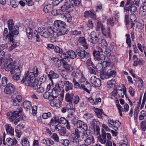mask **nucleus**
<instances>
[{
  "label": "nucleus",
  "instance_id": "f257e3e1",
  "mask_svg": "<svg viewBox=\"0 0 146 146\" xmlns=\"http://www.w3.org/2000/svg\"><path fill=\"white\" fill-rule=\"evenodd\" d=\"M38 73L37 68H36V71L35 73L33 72L26 73L21 81L22 83H25L26 86L33 88V89L36 90L38 87V82L36 81L35 77L37 76Z\"/></svg>",
  "mask_w": 146,
  "mask_h": 146
},
{
  "label": "nucleus",
  "instance_id": "f03ea898",
  "mask_svg": "<svg viewBox=\"0 0 146 146\" xmlns=\"http://www.w3.org/2000/svg\"><path fill=\"white\" fill-rule=\"evenodd\" d=\"M19 64L15 62L13 63L12 67L11 68V74H14L12 76V78L14 80L18 81L20 78L21 70Z\"/></svg>",
  "mask_w": 146,
  "mask_h": 146
},
{
  "label": "nucleus",
  "instance_id": "7ed1b4c3",
  "mask_svg": "<svg viewBox=\"0 0 146 146\" xmlns=\"http://www.w3.org/2000/svg\"><path fill=\"white\" fill-rule=\"evenodd\" d=\"M8 29L12 35H17L19 33V27L17 25H14L13 19H10L7 22Z\"/></svg>",
  "mask_w": 146,
  "mask_h": 146
},
{
  "label": "nucleus",
  "instance_id": "20e7f679",
  "mask_svg": "<svg viewBox=\"0 0 146 146\" xmlns=\"http://www.w3.org/2000/svg\"><path fill=\"white\" fill-rule=\"evenodd\" d=\"M115 71L113 70L109 69L106 71L103 69L100 72V76L101 79L104 80L108 79L111 77H115Z\"/></svg>",
  "mask_w": 146,
  "mask_h": 146
},
{
  "label": "nucleus",
  "instance_id": "39448f33",
  "mask_svg": "<svg viewBox=\"0 0 146 146\" xmlns=\"http://www.w3.org/2000/svg\"><path fill=\"white\" fill-rule=\"evenodd\" d=\"M76 52L80 59L83 61L86 60L90 55L89 53L86 51L82 47L78 48L76 50Z\"/></svg>",
  "mask_w": 146,
  "mask_h": 146
},
{
  "label": "nucleus",
  "instance_id": "423d86ee",
  "mask_svg": "<svg viewBox=\"0 0 146 146\" xmlns=\"http://www.w3.org/2000/svg\"><path fill=\"white\" fill-rule=\"evenodd\" d=\"M22 111L21 108L17 109L16 111H14L13 112L11 111L7 113V117L9 120L11 121H13L15 119L18 117Z\"/></svg>",
  "mask_w": 146,
  "mask_h": 146
},
{
  "label": "nucleus",
  "instance_id": "0eeeda50",
  "mask_svg": "<svg viewBox=\"0 0 146 146\" xmlns=\"http://www.w3.org/2000/svg\"><path fill=\"white\" fill-rule=\"evenodd\" d=\"M12 64L13 63L11 62L9 60H5V59L0 58V66L1 69H5L6 71H9Z\"/></svg>",
  "mask_w": 146,
  "mask_h": 146
},
{
  "label": "nucleus",
  "instance_id": "6e6552de",
  "mask_svg": "<svg viewBox=\"0 0 146 146\" xmlns=\"http://www.w3.org/2000/svg\"><path fill=\"white\" fill-rule=\"evenodd\" d=\"M57 96H56L55 98L51 101L50 105L52 106L59 108L60 107L61 102L63 100L64 96L62 94L60 95V97H58V95L57 94Z\"/></svg>",
  "mask_w": 146,
  "mask_h": 146
},
{
  "label": "nucleus",
  "instance_id": "1a4fd4ad",
  "mask_svg": "<svg viewBox=\"0 0 146 146\" xmlns=\"http://www.w3.org/2000/svg\"><path fill=\"white\" fill-rule=\"evenodd\" d=\"M3 39L4 40H6L7 39L9 40V41L13 43L14 42V40L13 39V35H12L10 32L8 33V31L7 29L5 28L4 29L3 33Z\"/></svg>",
  "mask_w": 146,
  "mask_h": 146
},
{
  "label": "nucleus",
  "instance_id": "9d476101",
  "mask_svg": "<svg viewBox=\"0 0 146 146\" xmlns=\"http://www.w3.org/2000/svg\"><path fill=\"white\" fill-rule=\"evenodd\" d=\"M88 39L89 41L94 44L98 43L99 40L96 33L94 31L91 33L88 36Z\"/></svg>",
  "mask_w": 146,
  "mask_h": 146
},
{
  "label": "nucleus",
  "instance_id": "9b49d317",
  "mask_svg": "<svg viewBox=\"0 0 146 146\" xmlns=\"http://www.w3.org/2000/svg\"><path fill=\"white\" fill-rule=\"evenodd\" d=\"M15 90L14 86L11 84H7L4 89V92L7 94L11 95Z\"/></svg>",
  "mask_w": 146,
  "mask_h": 146
},
{
  "label": "nucleus",
  "instance_id": "f8f14e48",
  "mask_svg": "<svg viewBox=\"0 0 146 146\" xmlns=\"http://www.w3.org/2000/svg\"><path fill=\"white\" fill-rule=\"evenodd\" d=\"M38 33L42 36L45 38H47L49 36V33H48L47 29L44 27H40L38 29Z\"/></svg>",
  "mask_w": 146,
  "mask_h": 146
},
{
  "label": "nucleus",
  "instance_id": "ddd939ff",
  "mask_svg": "<svg viewBox=\"0 0 146 146\" xmlns=\"http://www.w3.org/2000/svg\"><path fill=\"white\" fill-rule=\"evenodd\" d=\"M90 81L92 86L94 87H99L101 85V81L100 79L94 76L91 77Z\"/></svg>",
  "mask_w": 146,
  "mask_h": 146
},
{
  "label": "nucleus",
  "instance_id": "4468645a",
  "mask_svg": "<svg viewBox=\"0 0 146 146\" xmlns=\"http://www.w3.org/2000/svg\"><path fill=\"white\" fill-rule=\"evenodd\" d=\"M93 55L94 59L97 60H105L106 57L103 54H100V52L98 51H94Z\"/></svg>",
  "mask_w": 146,
  "mask_h": 146
},
{
  "label": "nucleus",
  "instance_id": "2eb2a0df",
  "mask_svg": "<svg viewBox=\"0 0 146 146\" xmlns=\"http://www.w3.org/2000/svg\"><path fill=\"white\" fill-rule=\"evenodd\" d=\"M54 25L57 29H62V28L65 29L66 25L65 22L60 20H56L54 21Z\"/></svg>",
  "mask_w": 146,
  "mask_h": 146
},
{
  "label": "nucleus",
  "instance_id": "dca6fc26",
  "mask_svg": "<svg viewBox=\"0 0 146 146\" xmlns=\"http://www.w3.org/2000/svg\"><path fill=\"white\" fill-rule=\"evenodd\" d=\"M17 143V141L15 138H8L6 139V142L3 139V144L4 145L7 144L8 145L13 146L16 145Z\"/></svg>",
  "mask_w": 146,
  "mask_h": 146
},
{
  "label": "nucleus",
  "instance_id": "f3484780",
  "mask_svg": "<svg viewBox=\"0 0 146 146\" xmlns=\"http://www.w3.org/2000/svg\"><path fill=\"white\" fill-rule=\"evenodd\" d=\"M48 76L52 82H53V80L56 79L59 77L58 74L55 73L53 70H50L48 75Z\"/></svg>",
  "mask_w": 146,
  "mask_h": 146
},
{
  "label": "nucleus",
  "instance_id": "a211bd4d",
  "mask_svg": "<svg viewBox=\"0 0 146 146\" xmlns=\"http://www.w3.org/2000/svg\"><path fill=\"white\" fill-rule=\"evenodd\" d=\"M85 133L84 132L79 130L77 129L76 128L75 130V133H72L71 134L72 136H74L80 138L81 137L82 138L84 137Z\"/></svg>",
  "mask_w": 146,
  "mask_h": 146
},
{
  "label": "nucleus",
  "instance_id": "6ab92c4d",
  "mask_svg": "<svg viewBox=\"0 0 146 146\" xmlns=\"http://www.w3.org/2000/svg\"><path fill=\"white\" fill-rule=\"evenodd\" d=\"M84 16L85 17H90L91 18L95 19L96 18V15L94 14L93 10L86 11L84 14Z\"/></svg>",
  "mask_w": 146,
  "mask_h": 146
},
{
  "label": "nucleus",
  "instance_id": "aec40b11",
  "mask_svg": "<svg viewBox=\"0 0 146 146\" xmlns=\"http://www.w3.org/2000/svg\"><path fill=\"white\" fill-rule=\"evenodd\" d=\"M91 87L90 84L88 82H87L83 85L81 84L80 89H82L88 93L90 94V91L91 90Z\"/></svg>",
  "mask_w": 146,
  "mask_h": 146
},
{
  "label": "nucleus",
  "instance_id": "412c9836",
  "mask_svg": "<svg viewBox=\"0 0 146 146\" xmlns=\"http://www.w3.org/2000/svg\"><path fill=\"white\" fill-rule=\"evenodd\" d=\"M98 138L99 141L102 144H105L106 141V132L103 129H102L101 136Z\"/></svg>",
  "mask_w": 146,
  "mask_h": 146
},
{
  "label": "nucleus",
  "instance_id": "4be33fe9",
  "mask_svg": "<svg viewBox=\"0 0 146 146\" xmlns=\"http://www.w3.org/2000/svg\"><path fill=\"white\" fill-rule=\"evenodd\" d=\"M70 4L71 7H74L75 8V7H79L81 4L80 0H72L70 1Z\"/></svg>",
  "mask_w": 146,
  "mask_h": 146
},
{
  "label": "nucleus",
  "instance_id": "5701e85b",
  "mask_svg": "<svg viewBox=\"0 0 146 146\" xmlns=\"http://www.w3.org/2000/svg\"><path fill=\"white\" fill-rule=\"evenodd\" d=\"M78 41L86 49L88 48V45L84 37H80L79 38Z\"/></svg>",
  "mask_w": 146,
  "mask_h": 146
},
{
  "label": "nucleus",
  "instance_id": "b1692460",
  "mask_svg": "<svg viewBox=\"0 0 146 146\" xmlns=\"http://www.w3.org/2000/svg\"><path fill=\"white\" fill-rule=\"evenodd\" d=\"M23 106L27 111H29L31 109V103L27 100L25 101L23 103Z\"/></svg>",
  "mask_w": 146,
  "mask_h": 146
},
{
  "label": "nucleus",
  "instance_id": "393cba45",
  "mask_svg": "<svg viewBox=\"0 0 146 146\" xmlns=\"http://www.w3.org/2000/svg\"><path fill=\"white\" fill-rule=\"evenodd\" d=\"M64 84L65 85V90L67 92L70 90H72L73 87L72 84L68 81H65L64 82Z\"/></svg>",
  "mask_w": 146,
  "mask_h": 146
},
{
  "label": "nucleus",
  "instance_id": "a878e982",
  "mask_svg": "<svg viewBox=\"0 0 146 146\" xmlns=\"http://www.w3.org/2000/svg\"><path fill=\"white\" fill-rule=\"evenodd\" d=\"M6 130L8 134H9L11 135H14V129L11 125L7 124L6 125Z\"/></svg>",
  "mask_w": 146,
  "mask_h": 146
},
{
  "label": "nucleus",
  "instance_id": "bb28decb",
  "mask_svg": "<svg viewBox=\"0 0 146 146\" xmlns=\"http://www.w3.org/2000/svg\"><path fill=\"white\" fill-rule=\"evenodd\" d=\"M100 45V46H101L103 48H106L108 46V44L106 40L103 39L99 38V40L98 42Z\"/></svg>",
  "mask_w": 146,
  "mask_h": 146
},
{
  "label": "nucleus",
  "instance_id": "cd10ccee",
  "mask_svg": "<svg viewBox=\"0 0 146 146\" xmlns=\"http://www.w3.org/2000/svg\"><path fill=\"white\" fill-rule=\"evenodd\" d=\"M126 90L125 89H117V94L118 96L121 98H123L124 97V95H125L127 98V97L126 95Z\"/></svg>",
  "mask_w": 146,
  "mask_h": 146
},
{
  "label": "nucleus",
  "instance_id": "c85d7f7f",
  "mask_svg": "<svg viewBox=\"0 0 146 146\" xmlns=\"http://www.w3.org/2000/svg\"><path fill=\"white\" fill-rule=\"evenodd\" d=\"M26 31L28 38L31 39L33 37V30L30 27H27Z\"/></svg>",
  "mask_w": 146,
  "mask_h": 146
},
{
  "label": "nucleus",
  "instance_id": "c756f323",
  "mask_svg": "<svg viewBox=\"0 0 146 146\" xmlns=\"http://www.w3.org/2000/svg\"><path fill=\"white\" fill-rule=\"evenodd\" d=\"M115 80L114 79H112L111 80H109L107 82V87L108 88H111L113 87L115 85Z\"/></svg>",
  "mask_w": 146,
  "mask_h": 146
},
{
  "label": "nucleus",
  "instance_id": "7c9ffc66",
  "mask_svg": "<svg viewBox=\"0 0 146 146\" xmlns=\"http://www.w3.org/2000/svg\"><path fill=\"white\" fill-rule=\"evenodd\" d=\"M70 8H71V7L70 3L66 2L64 5L61 7V9L62 11L64 12L69 10Z\"/></svg>",
  "mask_w": 146,
  "mask_h": 146
},
{
  "label": "nucleus",
  "instance_id": "2f4dec72",
  "mask_svg": "<svg viewBox=\"0 0 146 146\" xmlns=\"http://www.w3.org/2000/svg\"><path fill=\"white\" fill-rule=\"evenodd\" d=\"M52 5L50 4H48L44 7V11L45 13H48L52 11Z\"/></svg>",
  "mask_w": 146,
  "mask_h": 146
},
{
  "label": "nucleus",
  "instance_id": "473e14b6",
  "mask_svg": "<svg viewBox=\"0 0 146 146\" xmlns=\"http://www.w3.org/2000/svg\"><path fill=\"white\" fill-rule=\"evenodd\" d=\"M110 28L108 27V29L106 31L105 30V29H104L102 31L103 34L104 36H106L107 38H110L111 35L110 32Z\"/></svg>",
  "mask_w": 146,
  "mask_h": 146
},
{
  "label": "nucleus",
  "instance_id": "72a5a7b5",
  "mask_svg": "<svg viewBox=\"0 0 146 146\" xmlns=\"http://www.w3.org/2000/svg\"><path fill=\"white\" fill-rule=\"evenodd\" d=\"M48 33H49V36L50 35H53L54 36H55L56 31H57V30L54 28L50 27L48 29Z\"/></svg>",
  "mask_w": 146,
  "mask_h": 146
},
{
  "label": "nucleus",
  "instance_id": "f704fd0d",
  "mask_svg": "<svg viewBox=\"0 0 146 146\" xmlns=\"http://www.w3.org/2000/svg\"><path fill=\"white\" fill-rule=\"evenodd\" d=\"M73 96L74 94L72 93H67L65 96L66 100L69 102H71L72 100Z\"/></svg>",
  "mask_w": 146,
  "mask_h": 146
},
{
  "label": "nucleus",
  "instance_id": "c9c22d12",
  "mask_svg": "<svg viewBox=\"0 0 146 146\" xmlns=\"http://www.w3.org/2000/svg\"><path fill=\"white\" fill-rule=\"evenodd\" d=\"M145 62L142 59H139L137 61L135 60L133 64V66H137L138 65H142Z\"/></svg>",
  "mask_w": 146,
  "mask_h": 146
},
{
  "label": "nucleus",
  "instance_id": "e433bc0d",
  "mask_svg": "<svg viewBox=\"0 0 146 146\" xmlns=\"http://www.w3.org/2000/svg\"><path fill=\"white\" fill-rule=\"evenodd\" d=\"M86 63L88 66V67L89 69L90 67H92L94 69H96V67L95 66L91 61V59H90L87 60Z\"/></svg>",
  "mask_w": 146,
  "mask_h": 146
},
{
  "label": "nucleus",
  "instance_id": "4c0bfd02",
  "mask_svg": "<svg viewBox=\"0 0 146 146\" xmlns=\"http://www.w3.org/2000/svg\"><path fill=\"white\" fill-rule=\"evenodd\" d=\"M85 142L86 143V145H89L91 144V143H94V138L93 137L87 138L85 140Z\"/></svg>",
  "mask_w": 146,
  "mask_h": 146
},
{
  "label": "nucleus",
  "instance_id": "58836bf2",
  "mask_svg": "<svg viewBox=\"0 0 146 146\" xmlns=\"http://www.w3.org/2000/svg\"><path fill=\"white\" fill-rule=\"evenodd\" d=\"M97 27L96 28V30L97 31H99L100 30L102 31L104 29L103 25L101 22H98L97 23Z\"/></svg>",
  "mask_w": 146,
  "mask_h": 146
},
{
  "label": "nucleus",
  "instance_id": "ea45409f",
  "mask_svg": "<svg viewBox=\"0 0 146 146\" xmlns=\"http://www.w3.org/2000/svg\"><path fill=\"white\" fill-rule=\"evenodd\" d=\"M21 143L23 146H29V141L26 137L24 138L21 140Z\"/></svg>",
  "mask_w": 146,
  "mask_h": 146
},
{
  "label": "nucleus",
  "instance_id": "a19ab883",
  "mask_svg": "<svg viewBox=\"0 0 146 146\" xmlns=\"http://www.w3.org/2000/svg\"><path fill=\"white\" fill-rule=\"evenodd\" d=\"M65 60L64 62H62V64L64 66V68L67 70H71L72 69L71 65L68 64L67 63L65 62Z\"/></svg>",
  "mask_w": 146,
  "mask_h": 146
},
{
  "label": "nucleus",
  "instance_id": "79ce46f5",
  "mask_svg": "<svg viewBox=\"0 0 146 146\" xmlns=\"http://www.w3.org/2000/svg\"><path fill=\"white\" fill-rule=\"evenodd\" d=\"M61 90L58 84H56L55 85V86L54 88L52 90V93L54 94L57 93L58 92L60 91Z\"/></svg>",
  "mask_w": 146,
  "mask_h": 146
},
{
  "label": "nucleus",
  "instance_id": "37998d69",
  "mask_svg": "<svg viewBox=\"0 0 146 146\" xmlns=\"http://www.w3.org/2000/svg\"><path fill=\"white\" fill-rule=\"evenodd\" d=\"M66 128L62 127L58 132L61 136H65L66 134Z\"/></svg>",
  "mask_w": 146,
  "mask_h": 146
},
{
  "label": "nucleus",
  "instance_id": "c03bdc74",
  "mask_svg": "<svg viewBox=\"0 0 146 146\" xmlns=\"http://www.w3.org/2000/svg\"><path fill=\"white\" fill-rule=\"evenodd\" d=\"M68 53L70 58L73 59L75 58L77 56L76 52L72 50L69 51Z\"/></svg>",
  "mask_w": 146,
  "mask_h": 146
},
{
  "label": "nucleus",
  "instance_id": "a18cd8bd",
  "mask_svg": "<svg viewBox=\"0 0 146 146\" xmlns=\"http://www.w3.org/2000/svg\"><path fill=\"white\" fill-rule=\"evenodd\" d=\"M125 36L127 37L126 40V43L128 44L129 47H131V41L130 35L129 34H127Z\"/></svg>",
  "mask_w": 146,
  "mask_h": 146
},
{
  "label": "nucleus",
  "instance_id": "49530a36",
  "mask_svg": "<svg viewBox=\"0 0 146 146\" xmlns=\"http://www.w3.org/2000/svg\"><path fill=\"white\" fill-rule=\"evenodd\" d=\"M61 75L65 79L67 80L68 76L67 75V72L65 70H63L61 71Z\"/></svg>",
  "mask_w": 146,
  "mask_h": 146
},
{
  "label": "nucleus",
  "instance_id": "de8ad7c7",
  "mask_svg": "<svg viewBox=\"0 0 146 146\" xmlns=\"http://www.w3.org/2000/svg\"><path fill=\"white\" fill-rule=\"evenodd\" d=\"M131 13L132 14L136 15L137 13V7L134 6L132 5L131 8Z\"/></svg>",
  "mask_w": 146,
  "mask_h": 146
},
{
  "label": "nucleus",
  "instance_id": "09e8293b",
  "mask_svg": "<svg viewBox=\"0 0 146 146\" xmlns=\"http://www.w3.org/2000/svg\"><path fill=\"white\" fill-rule=\"evenodd\" d=\"M60 143L65 146H68L70 144V142L67 139H62L60 140Z\"/></svg>",
  "mask_w": 146,
  "mask_h": 146
},
{
  "label": "nucleus",
  "instance_id": "8fccbe9b",
  "mask_svg": "<svg viewBox=\"0 0 146 146\" xmlns=\"http://www.w3.org/2000/svg\"><path fill=\"white\" fill-rule=\"evenodd\" d=\"M137 46L141 52H143V50L144 52L146 51V47L144 45H142L141 44L138 43Z\"/></svg>",
  "mask_w": 146,
  "mask_h": 146
},
{
  "label": "nucleus",
  "instance_id": "3c124183",
  "mask_svg": "<svg viewBox=\"0 0 146 146\" xmlns=\"http://www.w3.org/2000/svg\"><path fill=\"white\" fill-rule=\"evenodd\" d=\"M51 114L50 112L45 113L43 114L42 117L44 119L50 117H51Z\"/></svg>",
  "mask_w": 146,
  "mask_h": 146
},
{
  "label": "nucleus",
  "instance_id": "603ef678",
  "mask_svg": "<svg viewBox=\"0 0 146 146\" xmlns=\"http://www.w3.org/2000/svg\"><path fill=\"white\" fill-rule=\"evenodd\" d=\"M72 142L74 145L78 146L79 145V141L78 140V138L74 136L72 138Z\"/></svg>",
  "mask_w": 146,
  "mask_h": 146
},
{
  "label": "nucleus",
  "instance_id": "864d4df0",
  "mask_svg": "<svg viewBox=\"0 0 146 146\" xmlns=\"http://www.w3.org/2000/svg\"><path fill=\"white\" fill-rule=\"evenodd\" d=\"M72 82L76 88H81V85L80 86L79 83L76 81L75 78L73 79Z\"/></svg>",
  "mask_w": 146,
  "mask_h": 146
},
{
  "label": "nucleus",
  "instance_id": "5fc2aeb1",
  "mask_svg": "<svg viewBox=\"0 0 146 146\" xmlns=\"http://www.w3.org/2000/svg\"><path fill=\"white\" fill-rule=\"evenodd\" d=\"M139 111V107H137L135 108L134 113L135 119H136L137 118L138 114Z\"/></svg>",
  "mask_w": 146,
  "mask_h": 146
},
{
  "label": "nucleus",
  "instance_id": "6e6d98bb",
  "mask_svg": "<svg viewBox=\"0 0 146 146\" xmlns=\"http://www.w3.org/2000/svg\"><path fill=\"white\" fill-rule=\"evenodd\" d=\"M108 123L109 127H112L113 126H114L115 125L116 122L114 121L113 119H110L108 120Z\"/></svg>",
  "mask_w": 146,
  "mask_h": 146
},
{
  "label": "nucleus",
  "instance_id": "4d7b16f0",
  "mask_svg": "<svg viewBox=\"0 0 146 146\" xmlns=\"http://www.w3.org/2000/svg\"><path fill=\"white\" fill-rule=\"evenodd\" d=\"M146 116V112L145 111L142 110L141 112V115L139 116V119L140 120H143L144 117Z\"/></svg>",
  "mask_w": 146,
  "mask_h": 146
},
{
  "label": "nucleus",
  "instance_id": "13d9d810",
  "mask_svg": "<svg viewBox=\"0 0 146 146\" xmlns=\"http://www.w3.org/2000/svg\"><path fill=\"white\" fill-rule=\"evenodd\" d=\"M96 113L98 117L101 118L102 117V110L101 109H99L97 108L96 109Z\"/></svg>",
  "mask_w": 146,
  "mask_h": 146
},
{
  "label": "nucleus",
  "instance_id": "bf43d9fd",
  "mask_svg": "<svg viewBox=\"0 0 146 146\" xmlns=\"http://www.w3.org/2000/svg\"><path fill=\"white\" fill-rule=\"evenodd\" d=\"M7 77H3L2 79V85L4 86H7Z\"/></svg>",
  "mask_w": 146,
  "mask_h": 146
},
{
  "label": "nucleus",
  "instance_id": "052dcab7",
  "mask_svg": "<svg viewBox=\"0 0 146 146\" xmlns=\"http://www.w3.org/2000/svg\"><path fill=\"white\" fill-rule=\"evenodd\" d=\"M107 21L108 24L110 25L111 26L113 25L114 22L113 18H110L108 19Z\"/></svg>",
  "mask_w": 146,
  "mask_h": 146
},
{
  "label": "nucleus",
  "instance_id": "680f3d73",
  "mask_svg": "<svg viewBox=\"0 0 146 146\" xmlns=\"http://www.w3.org/2000/svg\"><path fill=\"white\" fill-rule=\"evenodd\" d=\"M58 122L60 123L65 124L68 122V121L64 117H61L58 119Z\"/></svg>",
  "mask_w": 146,
  "mask_h": 146
},
{
  "label": "nucleus",
  "instance_id": "e2e57ef3",
  "mask_svg": "<svg viewBox=\"0 0 146 146\" xmlns=\"http://www.w3.org/2000/svg\"><path fill=\"white\" fill-rule=\"evenodd\" d=\"M141 126L142 130L145 131L146 129V121H142L141 123Z\"/></svg>",
  "mask_w": 146,
  "mask_h": 146
},
{
  "label": "nucleus",
  "instance_id": "0e129e2a",
  "mask_svg": "<svg viewBox=\"0 0 146 146\" xmlns=\"http://www.w3.org/2000/svg\"><path fill=\"white\" fill-rule=\"evenodd\" d=\"M52 138L56 141L58 142L59 140V137L56 133H54L52 135Z\"/></svg>",
  "mask_w": 146,
  "mask_h": 146
},
{
  "label": "nucleus",
  "instance_id": "69168bd1",
  "mask_svg": "<svg viewBox=\"0 0 146 146\" xmlns=\"http://www.w3.org/2000/svg\"><path fill=\"white\" fill-rule=\"evenodd\" d=\"M53 49L55 52L58 53H61L62 52V50L57 46H55L54 47H53Z\"/></svg>",
  "mask_w": 146,
  "mask_h": 146
},
{
  "label": "nucleus",
  "instance_id": "338daca9",
  "mask_svg": "<svg viewBox=\"0 0 146 146\" xmlns=\"http://www.w3.org/2000/svg\"><path fill=\"white\" fill-rule=\"evenodd\" d=\"M94 132L96 133L97 135H100V129L99 126L98 125L96 126L95 127L93 128Z\"/></svg>",
  "mask_w": 146,
  "mask_h": 146
},
{
  "label": "nucleus",
  "instance_id": "774afa93",
  "mask_svg": "<svg viewBox=\"0 0 146 146\" xmlns=\"http://www.w3.org/2000/svg\"><path fill=\"white\" fill-rule=\"evenodd\" d=\"M83 124H84V122L80 120H78L76 122V125L78 128H81Z\"/></svg>",
  "mask_w": 146,
  "mask_h": 146
}]
</instances>
